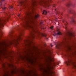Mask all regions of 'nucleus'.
Masks as SVG:
<instances>
[{
	"mask_svg": "<svg viewBox=\"0 0 76 76\" xmlns=\"http://www.w3.org/2000/svg\"><path fill=\"white\" fill-rule=\"evenodd\" d=\"M66 56H67L66 55Z\"/></svg>",
	"mask_w": 76,
	"mask_h": 76,
	"instance_id": "cd10ccee",
	"label": "nucleus"
},
{
	"mask_svg": "<svg viewBox=\"0 0 76 76\" xmlns=\"http://www.w3.org/2000/svg\"><path fill=\"white\" fill-rule=\"evenodd\" d=\"M69 12L70 14H72L73 16L70 18L72 23H76V21L75 20V18L76 17V12L75 10L71 9L69 10Z\"/></svg>",
	"mask_w": 76,
	"mask_h": 76,
	"instance_id": "6e6552de",
	"label": "nucleus"
},
{
	"mask_svg": "<svg viewBox=\"0 0 76 76\" xmlns=\"http://www.w3.org/2000/svg\"><path fill=\"white\" fill-rule=\"evenodd\" d=\"M75 36V33H71L69 31H67L65 34L64 35L63 38V41L61 43H57V42L55 43V44H57L56 47L57 48L60 49V47L62 46H65L66 44H69L70 42H74L75 39L74 37Z\"/></svg>",
	"mask_w": 76,
	"mask_h": 76,
	"instance_id": "7ed1b4c3",
	"label": "nucleus"
},
{
	"mask_svg": "<svg viewBox=\"0 0 76 76\" xmlns=\"http://www.w3.org/2000/svg\"><path fill=\"white\" fill-rule=\"evenodd\" d=\"M65 63L67 66L71 65L74 69H76V61H73L71 59H68L67 61L65 62Z\"/></svg>",
	"mask_w": 76,
	"mask_h": 76,
	"instance_id": "0eeeda50",
	"label": "nucleus"
},
{
	"mask_svg": "<svg viewBox=\"0 0 76 76\" xmlns=\"http://www.w3.org/2000/svg\"><path fill=\"white\" fill-rule=\"evenodd\" d=\"M50 46H51V47H53V45H52V44H50Z\"/></svg>",
	"mask_w": 76,
	"mask_h": 76,
	"instance_id": "5701e85b",
	"label": "nucleus"
},
{
	"mask_svg": "<svg viewBox=\"0 0 76 76\" xmlns=\"http://www.w3.org/2000/svg\"><path fill=\"white\" fill-rule=\"evenodd\" d=\"M52 0H32L31 2V4L32 8H33L34 6H35L36 4H39L40 5H42L43 4L48 7L50 6V5H48V4L51 2H52ZM31 8L30 9H31Z\"/></svg>",
	"mask_w": 76,
	"mask_h": 76,
	"instance_id": "39448f33",
	"label": "nucleus"
},
{
	"mask_svg": "<svg viewBox=\"0 0 76 76\" xmlns=\"http://www.w3.org/2000/svg\"><path fill=\"white\" fill-rule=\"evenodd\" d=\"M66 6L67 7H69V6H72L73 7H75V4H73L72 2H70L69 3L67 4L66 5Z\"/></svg>",
	"mask_w": 76,
	"mask_h": 76,
	"instance_id": "9b49d317",
	"label": "nucleus"
},
{
	"mask_svg": "<svg viewBox=\"0 0 76 76\" xmlns=\"http://www.w3.org/2000/svg\"><path fill=\"white\" fill-rule=\"evenodd\" d=\"M38 17H39V15H35V18H38Z\"/></svg>",
	"mask_w": 76,
	"mask_h": 76,
	"instance_id": "f3484780",
	"label": "nucleus"
},
{
	"mask_svg": "<svg viewBox=\"0 0 76 76\" xmlns=\"http://www.w3.org/2000/svg\"><path fill=\"white\" fill-rule=\"evenodd\" d=\"M42 53L45 64H47L45 68H41V70H43V76H54L55 72L53 71L54 69V67H56L57 65H58L59 64L55 63L54 62V59L51 53H50V55L46 54L45 52H43Z\"/></svg>",
	"mask_w": 76,
	"mask_h": 76,
	"instance_id": "f03ea898",
	"label": "nucleus"
},
{
	"mask_svg": "<svg viewBox=\"0 0 76 76\" xmlns=\"http://www.w3.org/2000/svg\"><path fill=\"white\" fill-rule=\"evenodd\" d=\"M53 28V26H51L50 27V29H52Z\"/></svg>",
	"mask_w": 76,
	"mask_h": 76,
	"instance_id": "4be33fe9",
	"label": "nucleus"
},
{
	"mask_svg": "<svg viewBox=\"0 0 76 76\" xmlns=\"http://www.w3.org/2000/svg\"><path fill=\"white\" fill-rule=\"evenodd\" d=\"M6 9V7H4V8H2V9L3 10H5V9Z\"/></svg>",
	"mask_w": 76,
	"mask_h": 76,
	"instance_id": "aec40b11",
	"label": "nucleus"
},
{
	"mask_svg": "<svg viewBox=\"0 0 76 76\" xmlns=\"http://www.w3.org/2000/svg\"><path fill=\"white\" fill-rule=\"evenodd\" d=\"M3 67H4V68H5V67H6V66H5V65L4 64L3 65Z\"/></svg>",
	"mask_w": 76,
	"mask_h": 76,
	"instance_id": "412c9836",
	"label": "nucleus"
},
{
	"mask_svg": "<svg viewBox=\"0 0 76 76\" xmlns=\"http://www.w3.org/2000/svg\"><path fill=\"white\" fill-rule=\"evenodd\" d=\"M6 72L7 74H6V73H5V74L3 76H9V75H10V74H9V72Z\"/></svg>",
	"mask_w": 76,
	"mask_h": 76,
	"instance_id": "ddd939ff",
	"label": "nucleus"
},
{
	"mask_svg": "<svg viewBox=\"0 0 76 76\" xmlns=\"http://www.w3.org/2000/svg\"><path fill=\"white\" fill-rule=\"evenodd\" d=\"M47 11H46L44 10L43 12V14H44V15H46L47 14Z\"/></svg>",
	"mask_w": 76,
	"mask_h": 76,
	"instance_id": "2eb2a0df",
	"label": "nucleus"
},
{
	"mask_svg": "<svg viewBox=\"0 0 76 76\" xmlns=\"http://www.w3.org/2000/svg\"><path fill=\"white\" fill-rule=\"evenodd\" d=\"M20 16V15H18V16Z\"/></svg>",
	"mask_w": 76,
	"mask_h": 76,
	"instance_id": "a878e982",
	"label": "nucleus"
},
{
	"mask_svg": "<svg viewBox=\"0 0 76 76\" xmlns=\"http://www.w3.org/2000/svg\"><path fill=\"white\" fill-rule=\"evenodd\" d=\"M57 33H56V31H55L53 32V34L54 36H56V35H61V32L60 31V30L58 29L57 30Z\"/></svg>",
	"mask_w": 76,
	"mask_h": 76,
	"instance_id": "9d476101",
	"label": "nucleus"
},
{
	"mask_svg": "<svg viewBox=\"0 0 76 76\" xmlns=\"http://www.w3.org/2000/svg\"><path fill=\"white\" fill-rule=\"evenodd\" d=\"M56 21H57V19H56Z\"/></svg>",
	"mask_w": 76,
	"mask_h": 76,
	"instance_id": "b1692460",
	"label": "nucleus"
},
{
	"mask_svg": "<svg viewBox=\"0 0 76 76\" xmlns=\"http://www.w3.org/2000/svg\"><path fill=\"white\" fill-rule=\"evenodd\" d=\"M6 15H7V14L6 13Z\"/></svg>",
	"mask_w": 76,
	"mask_h": 76,
	"instance_id": "393cba45",
	"label": "nucleus"
},
{
	"mask_svg": "<svg viewBox=\"0 0 76 76\" xmlns=\"http://www.w3.org/2000/svg\"><path fill=\"white\" fill-rule=\"evenodd\" d=\"M20 6L24 8H27V11L26 12V16L24 18L23 23L21 24L22 26L25 28H29L31 30L30 37H28V38L31 40H32L35 38V37L39 35H41L42 37H45L44 34L40 32L37 29V23L34 21L32 19V12L29 11L30 8L28 7V5H19Z\"/></svg>",
	"mask_w": 76,
	"mask_h": 76,
	"instance_id": "f257e3e1",
	"label": "nucleus"
},
{
	"mask_svg": "<svg viewBox=\"0 0 76 76\" xmlns=\"http://www.w3.org/2000/svg\"><path fill=\"white\" fill-rule=\"evenodd\" d=\"M47 39H48V38H47Z\"/></svg>",
	"mask_w": 76,
	"mask_h": 76,
	"instance_id": "bb28decb",
	"label": "nucleus"
},
{
	"mask_svg": "<svg viewBox=\"0 0 76 76\" xmlns=\"http://www.w3.org/2000/svg\"><path fill=\"white\" fill-rule=\"evenodd\" d=\"M13 32H10L9 34V36L10 38V39L9 41L10 45L12 44H19V42L21 41L22 40V36L23 35V33L21 31H20V34L18 36H15L13 34Z\"/></svg>",
	"mask_w": 76,
	"mask_h": 76,
	"instance_id": "20e7f679",
	"label": "nucleus"
},
{
	"mask_svg": "<svg viewBox=\"0 0 76 76\" xmlns=\"http://www.w3.org/2000/svg\"><path fill=\"white\" fill-rule=\"evenodd\" d=\"M52 6H53V7H55L56 6V4H53V5H52Z\"/></svg>",
	"mask_w": 76,
	"mask_h": 76,
	"instance_id": "6ab92c4d",
	"label": "nucleus"
},
{
	"mask_svg": "<svg viewBox=\"0 0 76 76\" xmlns=\"http://www.w3.org/2000/svg\"><path fill=\"white\" fill-rule=\"evenodd\" d=\"M13 8V7L12 6H10V7H9V9H12Z\"/></svg>",
	"mask_w": 76,
	"mask_h": 76,
	"instance_id": "a211bd4d",
	"label": "nucleus"
},
{
	"mask_svg": "<svg viewBox=\"0 0 76 76\" xmlns=\"http://www.w3.org/2000/svg\"><path fill=\"white\" fill-rule=\"evenodd\" d=\"M8 19V17L6 18L5 17H4L0 18V34H3V32H2L1 28H3V27L4 26V22L6 21V19H7V20ZM0 45H4V42H0Z\"/></svg>",
	"mask_w": 76,
	"mask_h": 76,
	"instance_id": "423d86ee",
	"label": "nucleus"
},
{
	"mask_svg": "<svg viewBox=\"0 0 76 76\" xmlns=\"http://www.w3.org/2000/svg\"><path fill=\"white\" fill-rule=\"evenodd\" d=\"M55 11H56V12H57V14L58 15H62V13H61L60 12H57V9H55Z\"/></svg>",
	"mask_w": 76,
	"mask_h": 76,
	"instance_id": "4468645a",
	"label": "nucleus"
},
{
	"mask_svg": "<svg viewBox=\"0 0 76 76\" xmlns=\"http://www.w3.org/2000/svg\"><path fill=\"white\" fill-rule=\"evenodd\" d=\"M63 22H64V24H65V26H64V28L66 29V31H68V29H67V22L65 21V20H63Z\"/></svg>",
	"mask_w": 76,
	"mask_h": 76,
	"instance_id": "f8f14e48",
	"label": "nucleus"
},
{
	"mask_svg": "<svg viewBox=\"0 0 76 76\" xmlns=\"http://www.w3.org/2000/svg\"><path fill=\"white\" fill-rule=\"evenodd\" d=\"M1 1H4V0H0V6H2V2Z\"/></svg>",
	"mask_w": 76,
	"mask_h": 76,
	"instance_id": "dca6fc26",
	"label": "nucleus"
},
{
	"mask_svg": "<svg viewBox=\"0 0 76 76\" xmlns=\"http://www.w3.org/2000/svg\"><path fill=\"white\" fill-rule=\"evenodd\" d=\"M24 42H25L24 45L25 46H27V45H28L29 47H31L32 42L29 40V39H28L27 40H25Z\"/></svg>",
	"mask_w": 76,
	"mask_h": 76,
	"instance_id": "1a4fd4ad",
	"label": "nucleus"
}]
</instances>
